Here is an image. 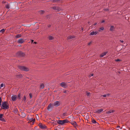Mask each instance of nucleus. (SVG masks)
I'll use <instances>...</instances> for the list:
<instances>
[{
    "mask_svg": "<svg viewBox=\"0 0 130 130\" xmlns=\"http://www.w3.org/2000/svg\"><path fill=\"white\" fill-rule=\"evenodd\" d=\"M34 43L35 44H36L37 43L36 42H34Z\"/></svg>",
    "mask_w": 130,
    "mask_h": 130,
    "instance_id": "51",
    "label": "nucleus"
},
{
    "mask_svg": "<svg viewBox=\"0 0 130 130\" xmlns=\"http://www.w3.org/2000/svg\"><path fill=\"white\" fill-rule=\"evenodd\" d=\"M107 53V52H105L102 53L100 55V57H103L104 56H105L106 55Z\"/></svg>",
    "mask_w": 130,
    "mask_h": 130,
    "instance_id": "17",
    "label": "nucleus"
},
{
    "mask_svg": "<svg viewBox=\"0 0 130 130\" xmlns=\"http://www.w3.org/2000/svg\"><path fill=\"white\" fill-rule=\"evenodd\" d=\"M20 45L19 46H21V45Z\"/></svg>",
    "mask_w": 130,
    "mask_h": 130,
    "instance_id": "55",
    "label": "nucleus"
},
{
    "mask_svg": "<svg viewBox=\"0 0 130 130\" xmlns=\"http://www.w3.org/2000/svg\"><path fill=\"white\" fill-rule=\"evenodd\" d=\"M14 112L15 113H17L18 110L17 108H15L14 110Z\"/></svg>",
    "mask_w": 130,
    "mask_h": 130,
    "instance_id": "29",
    "label": "nucleus"
},
{
    "mask_svg": "<svg viewBox=\"0 0 130 130\" xmlns=\"http://www.w3.org/2000/svg\"><path fill=\"white\" fill-rule=\"evenodd\" d=\"M21 35L20 34H18L15 36V37L16 38H18L21 37Z\"/></svg>",
    "mask_w": 130,
    "mask_h": 130,
    "instance_id": "20",
    "label": "nucleus"
},
{
    "mask_svg": "<svg viewBox=\"0 0 130 130\" xmlns=\"http://www.w3.org/2000/svg\"><path fill=\"white\" fill-rule=\"evenodd\" d=\"M2 3H3L5 4L6 3V2L3 1Z\"/></svg>",
    "mask_w": 130,
    "mask_h": 130,
    "instance_id": "47",
    "label": "nucleus"
},
{
    "mask_svg": "<svg viewBox=\"0 0 130 130\" xmlns=\"http://www.w3.org/2000/svg\"><path fill=\"white\" fill-rule=\"evenodd\" d=\"M5 29H2L0 30V32H2V33H3L5 31Z\"/></svg>",
    "mask_w": 130,
    "mask_h": 130,
    "instance_id": "33",
    "label": "nucleus"
},
{
    "mask_svg": "<svg viewBox=\"0 0 130 130\" xmlns=\"http://www.w3.org/2000/svg\"><path fill=\"white\" fill-rule=\"evenodd\" d=\"M104 22H105V21H104V20H103L102 21V22H101L102 23H103Z\"/></svg>",
    "mask_w": 130,
    "mask_h": 130,
    "instance_id": "43",
    "label": "nucleus"
},
{
    "mask_svg": "<svg viewBox=\"0 0 130 130\" xmlns=\"http://www.w3.org/2000/svg\"><path fill=\"white\" fill-rule=\"evenodd\" d=\"M106 95H107V96H109L110 95V94L109 93H107Z\"/></svg>",
    "mask_w": 130,
    "mask_h": 130,
    "instance_id": "44",
    "label": "nucleus"
},
{
    "mask_svg": "<svg viewBox=\"0 0 130 130\" xmlns=\"http://www.w3.org/2000/svg\"><path fill=\"white\" fill-rule=\"evenodd\" d=\"M52 121H53V123H54L55 124H56V121L54 119L53 120H52Z\"/></svg>",
    "mask_w": 130,
    "mask_h": 130,
    "instance_id": "34",
    "label": "nucleus"
},
{
    "mask_svg": "<svg viewBox=\"0 0 130 130\" xmlns=\"http://www.w3.org/2000/svg\"><path fill=\"white\" fill-rule=\"evenodd\" d=\"M53 37L51 36H50L49 37V39L50 40H51L53 39Z\"/></svg>",
    "mask_w": 130,
    "mask_h": 130,
    "instance_id": "27",
    "label": "nucleus"
},
{
    "mask_svg": "<svg viewBox=\"0 0 130 130\" xmlns=\"http://www.w3.org/2000/svg\"><path fill=\"white\" fill-rule=\"evenodd\" d=\"M23 53L21 52H19L17 53V55L18 56H22L23 55Z\"/></svg>",
    "mask_w": 130,
    "mask_h": 130,
    "instance_id": "14",
    "label": "nucleus"
},
{
    "mask_svg": "<svg viewBox=\"0 0 130 130\" xmlns=\"http://www.w3.org/2000/svg\"><path fill=\"white\" fill-rule=\"evenodd\" d=\"M39 127L41 129H44L45 128L46 126L45 125H43L42 124H39Z\"/></svg>",
    "mask_w": 130,
    "mask_h": 130,
    "instance_id": "12",
    "label": "nucleus"
},
{
    "mask_svg": "<svg viewBox=\"0 0 130 130\" xmlns=\"http://www.w3.org/2000/svg\"><path fill=\"white\" fill-rule=\"evenodd\" d=\"M114 111L113 110H110V111H107L106 112L107 114H110L112 112H113Z\"/></svg>",
    "mask_w": 130,
    "mask_h": 130,
    "instance_id": "23",
    "label": "nucleus"
},
{
    "mask_svg": "<svg viewBox=\"0 0 130 130\" xmlns=\"http://www.w3.org/2000/svg\"><path fill=\"white\" fill-rule=\"evenodd\" d=\"M62 121L63 125L65 123H68V121L67 119H65L62 120Z\"/></svg>",
    "mask_w": 130,
    "mask_h": 130,
    "instance_id": "21",
    "label": "nucleus"
},
{
    "mask_svg": "<svg viewBox=\"0 0 130 130\" xmlns=\"http://www.w3.org/2000/svg\"><path fill=\"white\" fill-rule=\"evenodd\" d=\"M104 27H101L100 28V29L102 30H104Z\"/></svg>",
    "mask_w": 130,
    "mask_h": 130,
    "instance_id": "36",
    "label": "nucleus"
},
{
    "mask_svg": "<svg viewBox=\"0 0 130 130\" xmlns=\"http://www.w3.org/2000/svg\"><path fill=\"white\" fill-rule=\"evenodd\" d=\"M34 41V40H31V42H32Z\"/></svg>",
    "mask_w": 130,
    "mask_h": 130,
    "instance_id": "50",
    "label": "nucleus"
},
{
    "mask_svg": "<svg viewBox=\"0 0 130 130\" xmlns=\"http://www.w3.org/2000/svg\"><path fill=\"white\" fill-rule=\"evenodd\" d=\"M4 85L2 83L1 84V85H0V88H1L2 87H3L4 86Z\"/></svg>",
    "mask_w": 130,
    "mask_h": 130,
    "instance_id": "35",
    "label": "nucleus"
},
{
    "mask_svg": "<svg viewBox=\"0 0 130 130\" xmlns=\"http://www.w3.org/2000/svg\"><path fill=\"white\" fill-rule=\"evenodd\" d=\"M24 41L23 39L21 38L19 39L17 41V42L19 44L22 43Z\"/></svg>",
    "mask_w": 130,
    "mask_h": 130,
    "instance_id": "6",
    "label": "nucleus"
},
{
    "mask_svg": "<svg viewBox=\"0 0 130 130\" xmlns=\"http://www.w3.org/2000/svg\"><path fill=\"white\" fill-rule=\"evenodd\" d=\"M91 43V42H89V43H88V45H89Z\"/></svg>",
    "mask_w": 130,
    "mask_h": 130,
    "instance_id": "45",
    "label": "nucleus"
},
{
    "mask_svg": "<svg viewBox=\"0 0 130 130\" xmlns=\"http://www.w3.org/2000/svg\"><path fill=\"white\" fill-rule=\"evenodd\" d=\"M115 61H120L121 60L119 59H116L115 60Z\"/></svg>",
    "mask_w": 130,
    "mask_h": 130,
    "instance_id": "38",
    "label": "nucleus"
},
{
    "mask_svg": "<svg viewBox=\"0 0 130 130\" xmlns=\"http://www.w3.org/2000/svg\"><path fill=\"white\" fill-rule=\"evenodd\" d=\"M3 114H0V120L3 122H5V120L4 118L3 117Z\"/></svg>",
    "mask_w": 130,
    "mask_h": 130,
    "instance_id": "8",
    "label": "nucleus"
},
{
    "mask_svg": "<svg viewBox=\"0 0 130 130\" xmlns=\"http://www.w3.org/2000/svg\"><path fill=\"white\" fill-rule=\"evenodd\" d=\"M55 130H57V129H55Z\"/></svg>",
    "mask_w": 130,
    "mask_h": 130,
    "instance_id": "54",
    "label": "nucleus"
},
{
    "mask_svg": "<svg viewBox=\"0 0 130 130\" xmlns=\"http://www.w3.org/2000/svg\"><path fill=\"white\" fill-rule=\"evenodd\" d=\"M83 28H82V30H83Z\"/></svg>",
    "mask_w": 130,
    "mask_h": 130,
    "instance_id": "53",
    "label": "nucleus"
},
{
    "mask_svg": "<svg viewBox=\"0 0 130 130\" xmlns=\"http://www.w3.org/2000/svg\"><path fill=\"white\" fill-rule=\"evenodd\" d=\"M47 26L48 27H51V25H48V26Z\"/></svg>",
    "mask_w": 130,
    "mask_h": 130,
    "instance_id": "46",
    "label": "nucleus"
},
{
    "mask_svg": "<svg viewBox=\"0 0 130 130\" xmlns=\"http://www.w3.org/2000/svg\"><path fill=\"white\" fill-rule=\"evenodd\" d=\"M44 12V11L42 10L39 11V13L41 14H42Z\"/></svg>",
    "mask_w": 130,
    "mask_h": 130,
    "instance_id": "26",
    "label": "nucleus"
},
{
    "mask_svg": "<svg viewBox=\"0 0 130 130\" xmlns=\"http://www.w3.org/2000/svg\"><path fill=\"white\" fill-rule=\"evenodd\" d=\"M58 123L62 125H63L62 120H58L57 121Z\"/></svg>",
    "mask_w": 130,
    "mask_h": 130,
    "instance_id": "16",
    "label": "nucleus"
},
{
    "mask_svg": "<svg viewBox=\"0 0 130 130\" xmlns=\"http://www.w3.org/2000/svg\"><path fill=\"white\" fill-rule=\"evenodd\" d=\"M102 96H103L104 97H106L107 96V95H106V94L103 95H102Z\"/></svg>",
    "mask_w": 130,
    "mask_h": 130,
    "instance_id": "40",
    "label": "nucleus"
},
{
    "mask_svg": "<svg viewBox=\"0 0 130 130\" xmlns=\"http://www.w3.org/2000/svg\"><path fill=\"white\" fill-rule=\"evenodd\" d=\"M68 39H71L73 38H75V37L74 36H69L68 37Z\"/></svg>",
    "mask_w": 130,
    "mask_h": 130,
    "instance_id": "22",
    "label": "nucleus"
},
{
    "mask_svg": "<svg viewBox=\"0 0 130 130\" xmlns=\"http://www.w3.org/2000/svg\"><path fill=\"white\" fill-rule=\"evenodd\" d=\"M96 24H97V23H94V24L93 25H96Z\"/></svg>",
    "mask_w": 130,
    "mask_h": 130,
    "instance_id": "49",
    "label": "nucleus"
},
{
    "mask_svg": "<svg viewBox=\"0 0 130 130\" xmlns=\"http://www.w3.org/2000/svg\"><path fill=\"white\" fill-rule=\"evenodd\" d=\"M18 68L21 70L25 71H28L29 70V69L28 68L24 66H19Z\"/></svg>",
    "mask_w": 130,
    "mask_h": 130,
    "instance_id": "2",
    "label": "nucleus"
},
{
    "mask_svg": "<svg viewBox=\"0 0 130 130\" xmlns=\"http://www.w3.org/2000/svg\"><path fill=\"white\" fill-rule=\"evenodd\" d=\"M115 28L113 26H111L110 27V30L111 31H114Z\"/></svg>",
    "mask_w": 130,
    "mask_h": 130,
    "instance_id": "15",
    "label": "nucleus"
},
{
    "mask_svg": "<svg viewBox=\"0 0 130 130\" xmlns=\"http://www.w3.org/2000/svg\"><path fill=\"white\" fill-rule=\"evenodd\" d=\"M120 127V126H118L117 127Z\"/></svg>",
    "mask_w": 130,
    "mask_h": 130,
    "instance_id": "52",
    "label": "nucleus"
},
{
    "mask_svg": "<svg viewBox=\"0 0 130 130\" xmlns=\"http://www.w3.org/2000/svg\"><path fill=\"white\" fill-rule=\"evenodd\" d=\"M17 98L18 99H20V93H19L18 95V96L17 97Z\"/></svg>",
    "mask_w": 130,
    "mask_h": 130,
    "instance_id": "31",
    "label": "nucleus"
},
{
    "mask_svg": "<svg viewBox=\"0 0 130 130\" xmlns=\"http://www.w3.org/2000/svg\"><path fill=\"white\" fill-rule=\"evenodd\" d=\"M103 10L106 11H109V9L108 8H105L103 9Z\"/></svg>",
    "mask_w": 130,
    "mask_h": 130,
    "instance_id": "28",
    "label": "nucleus"
},
{
    "mask_svg": "<svg viewBox=\"0 0 130 130\" xmlns=\"http://www.w3.org/2000/svg\"><path fill=\"white\" fill-rule=\"evenodd\" d=\"M26 97L25 95L23 96V98H22V101L23 102H25L26 100Z\"/></svg>",
    "mask_w": 130,
    "mask_h": 130,
    "instance_id": "19",
    "label": "nucleus"
},
{
    "mask_svg": "<svg viewBox=\"0 0 130 130\" xmlns=\"http://www.w3.org/2000/svg\"><path fill=\"white\" fill-rule=\"evenodd\" d=\"M93 74H91L89 75V77H90L91 76H93Z\"/></svg>",
    "mask_w": 130,
    "mask_h": 130,
    "instance_id": "39",
    "label": "nucleus"
},
{
    "mask_svg": "<svg viewBox=\"0 0 130 130\" xmlns=\"http://www.w3.org/2000/svg\"><path fill=\"white\" fill-rule=\"evenodd\" d=\"M98 33V31H93L92 32H91L90 34V35H95L97 34V33Z\"/></svg>",
    "mask_w": 130,
    "mask_h": 130,
    "instance_id": "11",
    "label": "nucleus"
},
{
    "mask_svg": "<svg viewBox=\"0 0 130 130\" xmlns=\"http://www.w3.org/2000/svg\"><path fill=\"white\" fill-rule=\"evenodd\" d=\"M65 115H66L65 113H64L63 114V116H64Z\"/></svg>",
    "mask_w": 130,
    "mask_h": 130,
    "instance_id": "48",
    "label": "nucleus"
},
{
    "mask_svg": "<svg viewBox=\"0 0 130 130\" xmlns=\"http://www.w3.org/2000/svg\"><path fill=\"white\" fill-rule=\"evenodd\" d=\"M52 8L54 10L58 11H60V8L57 6H54L52 7Z\"/></svg>",
    "mask_w": 130,
    "mask_h": 130,
    "instance_id": "13",
    "label": "nucleus"
},
{
    "mask_svg": "<svg viewBox=\"0 0 130 130\" xmlns=\"http://www.w3.org/2000/svg\"><path fill=\"white\" fill-rule=\"evenodd\" d=\"M60 84L61 86L64 88H66L68 86L67 84L64 82H62L60 83Z\"/></svg>",
    "mask_w": 130,
    "mask_h": 130,
    "instance_id": "4",
    "label": "nucleus"
},
{
    "mask_svg": "<svg viewBox=\"0 0 130 130\" xmlns=\"http://www.w3.org/2000/svg\"><path fill=\"white\" fill-rule=\"evenodd\" d=\"M29 96L30 99H31L32 98V94L31 93H29Z\"/></svg>",
    "mask_w": 130,
    "mask_h": 130,
    "instance_id": "32",
    "label": "nucleus"
},
{
    "mask_svg": "<svg viewBox=\"0 0 130 130\" xmlns=\"http://www.w3.org/2000/svg\"><path fill=\"white\" fill-rule=\"evenodd\" d=\"M29 120L30 121V122H32V124H33L35 121V118H32L29 119Z\"/></svg>",
    "mask_w": 130,
    "mask_h": 130,
    "instance_id": "5",
    "label": "nucleus"
},
{
    "mask_svg": "<svg viewBox=\"0 0 130 130\" xmlns=\"http://www.w3.org/2000/svg\"><path fill=\"white\" fill-rule=\"evenodd\" d=\"M44 87V85L43 84H41L40 85V88L41 89H43Z\"/></svg>",
    "mask_w": 130,
    "mask_h": 130,
    "instance_id": "24",
    "label": "nucleus"
},
{
    "mask_svg": "<svg viewBox=\"0 0 130 130\" xmlns=\"http://www.w3.org/2000/svg\"><path fill=\"white\" fill-rule=\"evenodd\" d=\"M103 110L102 109H101L97 110H96L94 111V113H100L101 112L103 111Z\"/></svg>",
    "mask_w": 130,
    "mask_h": 130,
    "instance_id": "7",
    "label": "nucleus"
},
{
    "mask_svg": "<svg viewBox=\"0 0 130 130\" xmlns=\"http://www.w3.org/2000/svg\"><path fill=\"white\" fill-rule=\"evenodd\" d=\"M90 92H88L86 94V95L87 96H89L90 95Z\"/></svg>",
    "mask_w": 130,
    "mask_h": 130,
    "instance_id": "37",
    "label": "nucleus"
},
{
    "mask_svg": "<svg viewBox=\"0 0 130 130\" xmlns=\"http://www.w3.org/2000/svg\"><path fill=\"white\" fill-rule=\"evenodd\" d=\"M120 41L122 43H123L124 42V41L123 40H120Z\"/></svg>",
    "mask_w": 130,
    "mask_h": 130,
    "instance_id": "42",
    "label": "nucleus"
},
{
    "mask_svg": "<svg viewBox=\"0 0 130 130\" xmlns=\"http://www.w3.org/2000/svg\"><path fill=\"white\" fill-rule=\"evenodd\" d=\"M63 92L64 93H67V91L66 90H65L63 91Z\"/></svg>",
    "mask_w": 130,
    "mask_h": 130,
    "instance_id": "41",
    "label": "nucleus"
},
{
    "mask_svg": "<svg viewBox=\"0 0 130 130\" xmlns=\"http://www.w3.org/2000/svg\"><path fill=\"white\" fill-rule=\"evenodd\" d=\"M52 104L51 103L48 106L47 108V110H48L51 111V110H50V109H52L53 108V106H52Z\"/></svg>",
    "mask_w": 130,
    "mask_h": 130,
    "instance_id": "10",
    "label": "nucleus"
},
{
    "mask_svg": "<svg viewBox=\"0 0 130 130\" xmlns=\"http://www.w3.org/2000/svg\"><path fill=\"white\" fill-rule=\"evenodd\" d=\"M7 102L5 101L2 103L1 105V108L3 109H7L9 108V106Z\"/></svg>",
    "mask_w": 130,
    "mask_h": 130,
    "instance_id": "1",
    "label": "nucleus"
},
{
    "mask_svg": "<svg viewBox=\"0 0 130 130\" xmlns=\"http://www.w3.org/2000/svg\"><path fill=\"white\" fill-rule=\"evenodd\" d=\"M71 124L74 126L76 127L77 126V124L76 123L75 121H73L71 122Z\"/></svg>",
    "mask_w": 130,
    "mask_h": 130,
    "instance_id": "18",
    "label": "nucleus"
},
{
    "mask_svg": "<svg viewBox=\"0 0 130 130\" xmlns=\"http://www.w3.org/2000/svg\"><path fill=\"white\" fill-rule=\"evenodd\" d=\"M60 103L59 102L57 101L54 102L53 104V106H54L56 107H57L60 105Z\"/></svg>",
    "mask_w": 130,
    "mask_h": 130,
    "instance_id": "3",
    "label": "nucleus"
},
{
    "mask_svg": "<svg viewBox=\"0 0 130 130\" xmlns=\"http://www.w3.org/2000/svg\"><path fill=\"white\" fill-rule=\"evenodd\" d=\"M5 7L6 8L9 9V5L7 3V4L5 5Z\"/></svg>",
    "mask_w": 130,
    "mask_h": 130,
    "instance_id": "25",
    "label": "nucleus"
},
{
    "mask_svg": "<svg viewBox=\"0 0 130 130\" xmlns=\"http://www.w3.org/2000/svg\"><path fill=\"white\" fill-rule=\"evenodd\" d=\"M92 122L93 123H96V121L94 119L92 120Z\"/></svg>",
    "mask_w": 130,
    "mask_h": 130,
    "instance_id": "30",
    "label": "nucleus"
},
{
    "mask_svg": "<svg viewBox=\"0 0 130 130\" xmlns=\"http://www.w3.org/2000/svg\"><path fill=\"white\" fill-rule=\"evenodd\" d=\"M17 96L15 95H13L11 96V99L13 101H15L16 100Z\"/></svg>",
    "mask_w": 130,
    "mask_h": 130,
    "instance_id": "9",
    "label": "nucleus"
}]
</instances>
